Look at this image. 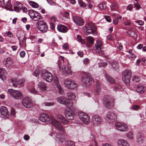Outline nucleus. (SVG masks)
I'll use <instances>...</instances> for the list:
<instances>
[{
    "instance_id": "1",
    "label": "nucleus",
    "mask_w": 146,
    "mask_h": 146,
    "mask_svg": "<svg viewBox=\"0 0 146 146\" xmlns=\"http://www.w3.org/2000/svg\"><path fill=\"white\" fill-rule=\"evenodd\" d=\"M88 25L83 27V29L85 31V34L88 35L92 33L94 35H96V28L94 25L92 23H88Z\"/></svg>"
},
{
    "instance_id": "2",
    "label": "nucleus",
    "mask_w": 146,
    "mask_h": 146,
    "mask_svg": "<svg viewBox=\"0 0 146 146\" xmlns=\"http://www.w3.org/2000/svg\"><path fill=\"white\" fill-rule=\"evenodd\" d=\"M57 101L59 103L63 104L69 108H71L73 106L72 101L64 96H61L58 97Z\"/></svg>"
},
{
    "instance_id": "3",
    "label": "nucleus",
    "mask_w": 146,
    "mask_h": 146,
    "mask_svg": "<svg viewBox=\"0 0 146 146\" xmlns=\"http://www.w3.org/2000/svg\"><path fill=\"white\" fill-rule=\"evenodd\" d=\"M104 48L102 42L100 40H97L94 48L96 52L99 55L103 54L104 53Z\"/></svg>"
},
{
    "instance_id": "4",
    "label": "nucleus",
    "mask_w": 146,
    "mask_h": 146,
    "mask_svg": "<svg viewBox=\"0 0 146 146\" xmlns=\"http://www.w3.org/2000/svg\"><path fill=\"white\" fill-rule=\"evenodd\" d=\"M132 73L129 70H125L123 72L122 79L125 84L127 86L130 85V80Z\"/></svg>"
},
{
    "instance_id": "5",
    "label": "nucleus",
    "mask_w": 146,
    "mask_h": 146,
    "mask_svg": "<svg viewBox=\"0 0 146 146\" xmlns=\"http://www.w3.org/2000/svg\"><path fill=\"white\" fill-rule=\"evenodd\" d=\"M28 13L30 18L34 21H38L42 18V17L39 13L33 10H29Z\"/></svg>"
},
{
    "instance_id": "6",
    "label": "nucleus",
    "mask_w": 146,
    "mask_h": 146,
    "mask_svg": "<svg viewBox=\"0 0 146 146\" xmlns=\"http://www.w3.org/2000/svg\"><path fill=\"white\" fill-rule=\"evenodd\" d=\"M37 28L43 33H44L48 30V27L45 23L43 21H39L36 22Z\"/></svg>"
},
{
    "instance_id": "7",
    "label": "nucleus",
    "mask_w": 146,
    "mask_h": 146,
    "mask_svg": "<svg viewBox=\"0 0 146 146\" xmlns=\"http://www.w3.org/2000/svg\"><path fill=\"white\" fill-rule=\"evenodd\" d=\"M114 100L113 98L106 96L104 98V104L107 108L110 109L113 106Z\"/></svg>"
},
{
    "instance_id": "8",
    "label": "nucleus",
    "mask_w": 146,
    "mask_h": 146,
    "mask_svg": "<svg viewBox=\"0 0 146 146\" xmlns=\"http://www.w3.org/2000/svg\"><path fill=\"white\" fill-rule=\"evenodd\" d=\"M64 84L65 87L68 89L73 90L77 87V85L74 81L68 79L64 81Z\"/></svg>"
},
{
    "instance_id": "9",
    "label": "nucleus",
    "mask_w": 146,
    "mask_h": 146,
    "mask_svg": "<svg viewBox=\"0 0 146 146\" xmlns=\"http://www.w3.org/2000/svg\"><path fill=\"white\" fill-rule=\"evenodd\" d=\"M8 91L11 93L12 97L15 99L20 100L23 98L22 93L19 91L9 89Z\"/></svg>"
},
{
    "instance_id": "10",
    "label": "nucleus",
    "mask_w": 146,
    "mask_h": 146,
    "mask_svg": "<svg viewBox=\"0 0 146 146\" xmlns=\"http://www.w3.org/2000/svg\"><path fill=\"white\" fill-rule=\"evenodd\" d=\"M80 119L86 124H89L90 122V118L89 115L85 113L80 112L79 113Z\"/></svg>"
},
{
    "instance_id": "11",
    "label": "nucleus",
    "mask_w": 146,
    "mask_h": 146,
    "mask_svg": "<svg viewBox=\"0 0 146 146\" xmlns=\"http://www.w3.org/2000/svg\"><path fill=\"white\" fill-rule=\"evenodd\" d=\"M22 103L23 106L27 108H31L35 105V103L29 98L26 97L23 99Z\"/></svg>"
},
{
    "instance_id": "12",
    "label": "nucleus",
    "mask_w": 146,
    "mask_h": 146,
    "mask_svg": "<svg viewBox=\"0 0 146 146\" xmlns=\"http://www.w3.org/2000/svg\"><path fill=\"white\" fill-rule=\"evenodd\" d=\"M102 121V118L98 115H94L92 118V125L94 126H97L100 125Z\"/></svg>"
},
{
    "instance_id": "13",
    "label": "nucleus",
    "mask_w": 146,
    "mask_h": 146,
    "mask_svg": "<svg viewBox=\"0 0 146 146\" xmlns=\"http://www.w3.org/2000/svg\"><path fill=\"white\" fill-rule=\"evenodd\" d=\"M52 124L58 130L63 133H65V131L62 125L54 119H52L51 120Z\"/></svg>"
},
{
    "instance_id": "14",
    "label": "nucleus",
    "mask_w": 146,
    "mask_h": 146,
    "mask_svg": "<svg viewBox=\"0 0 146 146\" xmlns=\"http://www.w3.org/2000/svg\"><path fill=\"white\" fill-rule=\"evenodd\" d=\"M92 79L89 76L85 75L82 79V82L84 86L88 87L92 83Z\"/></svg>"
},
{
    "instance_id": "15",
    "label": "nucleus",
    "mask_w": 146,
    "mask_h": 146,
    "mask_svg": "<svg viewBox=\"0 0 146 146\" xmlns=\"http://www.w3.org/2000/svg\"><path fill=\"white\" fill-rule=\"evenodd\" d=\"M115 125L117 129L121 131H125L128 130L127 125L124 123L118 122L115 123Z\"/></svg>"
},
{
    "instance_id": "16",
    "label": "nucleus",
    "mask_w": 146,
    "mask_h": 146,
    "mask_svg": "<svg viewBox=\"0 0 146 146\" xmlns=\"http://www.w3.org/2000/svg\"><path fill=\"white\" fill-rule=\"evenodd\" d=\"M11 81L13 84V86L15 88H16L17 86V84L20 86H23L25 82V80L21 79L17 80L16 78H12L11 79Z\"/></svg>"
},
{
    "instance_id": "17",
    "label": "nucleus",
    "mask_w": 146,
    "mask_h": 146,
    "mask_svg": "<svg viewBox=\"0 0 146 146\" xmlns=\"http://www.w3.org/2000/svg\"><path fill=\"white\" fill-rule=\"evenodd\" d=\"M42 78L46 81L51 82L53 79L52 75L51 73L48 72H46L42 74Z\"/></svg>"
},
{
    "instance_id": "18",
    "label": "nucleus",
    "mask_w": 146,
    "mask_h": 146,
    "mask_svg": "<svg viewBox=\"0 0 146 146\" xmlns=\"http://www.w3.org/2000/svg\"><path fill=\"white\" fill-rule=\"evenodd\" d=\"M73 21L77 25L79 26H82L84 23V21L80 17L78 16L74 17L73 18Z\"/></svg>"
},
{
    "instance_id": "19",
    "label": "nucleus",
    "mask_w": 146,
    "mask_h": 146,
    "mask_svg": "<svg viewBox=\"0 0 146 146\" xmlns=\"http://www.w3.org/2000/svg\"><path fill=\"white\" fill-rule=\"evenodd\" d=\"M39 119L40 121L43 122H48L50 121V118L48 115L45 113L41 114L39 117Z\"/></svg>"
},
{
    "instance_id": "20",
    "label": "nucleus",
    "mask_w": 146,
    "mask_h": 146,
    "mask_svg": "<svg viewBox=\"0 0 146 146\" xmlns=\"http://www.w3.org/2000/svg\"><path fill=\"white\" fill-rule=\"evenodd\" d=\"M116 143L118 146H130L127 140L123 139L118 140L117 141Z\"/></svg>"
},
{
    "instance_id": "21",
    "label": "nucleus",
    "mask_w": 146,
    "mask_h": 146,
    "mask_svg": "<svg viewBox=\"0 0 146 146\" xmlns=\"http://www.w3.org/2000/svg\"><path fill=\"white\" fill-rule=\"evenodd\" d=\"M13 63V60L10 58H7L4 60L3 64L7 68H10Z\"/></svg>"
},
{
    "instance_id": "22",
    "label": "nucleus",
    "mask_w": 146,
    "mask_h": 146,
    "mask_svg": "<svg viewBox=\"0 0 146 146\" xmlns=\"http://www.w3.org/2000/svg\"><path fill=\"white\" fill-rule=\"evenodd\" d=\"M23 5L20 3H16L14 5V10L17 12H19L21 10Z\"/></svg>"
},
{
    "instance_id": "23",
    "label": "nucleus",
    "mask_w": 146,
    "mask_h": 146,
    "mask_svg": "<svg viewBox=\"0 0 146 146\" xmlns=\"http://www.w3.org/2000/svg\"><path fill=\"white\" fill-rule=\"evenodd\" d=\"M0 111L1 115L3 116H5L9 114V111L4 106L0 107Z\"/></svg>"
},
{
    "instance_id": "24",
    "label": "nucleus",
    "mask_w": 146,
    "mask_h": 146,
    "mask_svg": "<svg viewBox=\"0 0 146 146\" xmlns=\"http://www.w3.org/2000/svg\"><path fill=\"white\" fill-rule=\"evenodd\" d=\"M38 85L40 91L42 92H44L46 90V85L44 82H39Z\"/></svg>"
},
{
    "instance_id": "25",
    "label": "nucleus",
    "mask_w": 146,
    "mask_h": 146,
    "mask_svg": "<svg viewBox=\"0 0 146 146\" xmlns=\"http://www.w3.org/2000/svg\"><path fill=\"white\" fill-rule=\"evenodd\" d=\"M18 38L19 41L20 46L21 47H22L23 44H25V36L23 34H22L20 36H18Z\"/></svg>"
},
{
    "instance_id": "26",
    "label": "nucleus",
    "mask_w": 146,
    "mask_h": 146,
    "mask_svg": "<svg viewBox=\"0 0 146 146\" xmlns=\"http://www.w3.org/2000/svg\"><path fill=\"white\" fill-rule=\"evenodd\" d=\"M106 118L109 120H115L116 119L115 113L113 112H109L106 114Z\"/></svg>"
},
{
    "instance_id": "27",
    "label": "nucleus",
    "mask_w": 146,
    "mask_h": 146,
    "mask_svg": "<svg viewBox=\"0 0 146 146\" xmlns=\"http://www.w3.org/2000/svg\"><path fill=\"white\" fill-rule=\"evenodd\" d=\"M145 90V87L141 84L138 85L136 88V91L138 92L141 94H143L144 93Z\"/></svg>"
},
{
    "instance_id": "28",
    "label": "nucleus",
    "mask_w": 146,
    "mask_h": 146,
    "mask_svg": "<svg viewBox=\"0 0 146 146\" xmlns=\"http://www.w3.org/2000/svg\"><path fill=\"white\" fill-rule=\"evenodd\" d=\"M6 72L4 69L0 68V78L2 80H4L5 79Z\"/></svg>"
},
{
    "instance_id": "29",
    "label": "nucleus",
    "mask_w": 146,
    "mask_h": 146,
    "mask_svg": "<svg viewBox=\"0 0 146 146\" xmlns=\"http://www.w3.org/2000/svg\"><path fill=\"white\" fill-rule=\"evenodd\" d=\"M57 29L59 31L62 33H66L67 31V29L66 27L62 25H58Z\"/></svg>"
},
{
    "instance_id": "30",
    "label": "nucleus",
    "mask_w": 146,
    "mask_h": 146,
    "mask_svg": "<svg viewBox=\"0 0 146 146\" xmlns=\"http://www.w3.org/2000/svg\"><path fill=\"white\" fill-rule=\"evenodd\" d=\"M137 142L139 144L142 143L144 140V137L143 135L140 133H138L137 135Z\"/></svg>"
},
{
    "instance_id": "31",
    "label": "nucleus",
    "mask_w": 146,
    "mask_h": 146,
    "mask_svg": "<svg viewBox=\"0 0 146 146\" xmlns=\"http://www.w3.org/2000/svg\"><path fill=\"white\" fill-rule=\"evenodd\" d=\"M127 35L134 39L136 38L137 37V35L135 31L130 30L127 32Z\"/></svg>"
},
{
    "instance_id": "32",
    "label": "nucleus",
    "mask_w": 146,
    "mask_h": 146,
    "mask_svg": "<svg viewBox=\"0 0 146 146\" xmlns=\"http://www.w3.org/2000/svg\"><path fill=\"white\" fill-rule=\"evenodd\" d=\"M65 116L68 119L72 120L74 118V114L72 111H66Z\"/></svg>"
},
{
    "instance_id": "33",
    "label": "nucleus",
    "mask_w": 146,
    "mask_h": 146,
    "mask_svg": "<svg viewBox=\"0 0 146 146\" xmlns=\"http://www.w3.org/2000/svg\"><path fill=\"white\" fill-rule=\"evenodd\" d=\"M57 118L58 119L61 121L64 124H66L68 123V121L62 115H58L57 116Z\"/></svg>"
},
{
    "instance_id": "34",
    "label": "nucleus",
    "mask_w": 146,
    "mask_h": 146,
    "mask_svg": "<svg viewBox=\"0 0 146 146\" xmlns=\"http://www.w3.org/2000/svg\"><path fill=\"white\" fill-rule=\"evenodd\" d=\"M62 71L63 72H66V73L68 75H71L72 74V72L69 69V67L68 66L67 69L65 68V66H63L62 69Z\"/></svg>"
},
{
    "instance_id": "35",
    "label": "nucleus",
    "mask_w": 146,
    "mask_h": 146,
    "mask_svg": "<svg viewBox=\"0 0 146 146\" xmlns=\"http://www.w3.org/2000/svg\"><path fill=\"white\" fill-rule=\"evenodd\" d=\"M105 77L107 80L110 83H113L115 82V80L112 77L107 74H105Z\"/></svg>"
},
{
    "instance_id": "36",
    "label": "nucleus",
    "mask_w": 146,
    "mask_h": 146,
    "mask_svg": "<svg viewBox=\"0 0 146 146\" xmlns=\"http://www.w3.org/2000/svg\"><path fill=\"white\" fill-rule=\"evenodd\" d=\"M28 2L30 5L33 8H37L39 7L38 4L35 2L32 1H28Z\"/></svg>"
},
{
    "instance_id": "37",
    "label": "nucleus",
    "mask_w": 146,
    "mask_h": 146,
    "mask_svg": "<svg viewBox=\"0 0 146 146\" xmlns=\"http://www.w3.org/2000/svg\"><path fill=\"white\" fill-rule=\"evenodd\" d=\"M87 43L91 44H93L94 41V38L91 36H88L86 38Z\"/></svg>"
},
{
    "instance_id": "38",
    "label": "nucleus",
    "mask_w": 146,
    "mask_h": 146,
    "mask_svg": "<svg viewBox=\"0 0 146 146\" xmlns=\"http://www.w3.org/2000/svg\"><path fill=\"white\" fill-rule=\"evenodd\" d=\"M100 83L98 82H97L96 83V92L98 94L101 91V88L100 87Z\"/></svg>"
},
{
    "instance_id": "39",
    "label": "nucleus",
    "mask_w": 146,
    "mask_h": 146,
    "mask_svg": "<svg viewBox=\"0 0 146 146\" xmlns=\"http://www.w3.org/2000/svg\"><path fill=\"white\" fill-rule=\"evenodd\" d=\"M127 138L129 139H133V138L134 135L131 132H128L126 134Z\"/></svg>"
},
{
    "instance_id": "40",
    "label": "nucleus",
    "mask_w": 146,
    "mask_h": 146,
    "mask_svg": "<svg viewBox=\"0 0 146 146\" xmlns=\"http://www.w3.org/2000/svg\"><path fill=\"white\" fill-rule=\"evenodd\" d=\"M111 10L114 11L115 10L117 9L118 8V5L115 3L113 2L110 6Z\"/></svg>"
},
{
    "instance_id": "41",
    "label": "nucleus",
    "mask_w": 146,
    "mask_h": 146,
    "mask_svg": "<svg viewBox=\"0 0 146 146\" xmlns=\"http://www.w3.org/2000/svg\"><path fill=\"white\" fill-rule=\"evenodd\" d=\"M67 96L68 97L72 99H74L76 97V95L70 92L67 93Z\"/></svg>"
},
{
    "instance_id": "42",
    "label": "nucleus",
    "mask_w": 146,
    "mask_h": 146,
    "mask_svg": "<svg viewBox=\"0 0 146 146\" xmlns=\"http://www.w3.org/2000/svg\"><path fill=\"white\" fill-rule=\"evenodd\" d=\"M57 86L59 94H62L63 93L64 91L61 86L60 84H58Z\"/></svg>"
},
{
    "instance_id": "43",
    "label": "nucleus",
    "mask_w": 146,
    "mask_h": 146,
    "mask_svg": "<svg viewBox=\"0 0 146 146\" xmlns=\"http://www.w3.org/2000/svg\"><path fill=\"white\" fill-rule=\"evenodd\" d=\"M78 2L80 7L84 8L86 6V5L82 0H78Z\"/></svg>"
},
{
    "instance_id": "44",
    "label": "nucleus",
    "mask_w": 146,
    "mask_h": 146,
    "mask_svg": "<svg viewBox=\"0 0 146 146\" xmlns=\"http://www.w3.org/2000/svg\"><path fill=\"white\" fill-rule=\"evenodd\" d=\"M113 68L116 70H118L119 69L118 64L117 62H114L112 64Z\"/></svg>"
},
{
    "instance_id": "45",
    "label": "nucleus",
    "mask_w": 146,
    "mask_h": 146,
    "mask_svg": "<svg viewBox=\"0 0 146 146\" xmlns=\"http://www.w3.org/2000/svg\"><path fill=\"white\" fill-rule=\"evenodd\" d=\"M132 80L134 82H137L140 80V78L138 76H134L133 77Z\"/></svg>"
},
{
    "instance_id": "46",
    "label": "nucleus",
    "mask_w": 146,
    "mask_h": 146,
    "mask_svg": "<svg viewBox=\"0 0 146 146\" xmlns=\"http://www.w3.org/2000/svg\"><path fill=\"white\" fill-rule=\"evenodd\" d=\"M66 146H75L74 142L70 141H66Z\"/></svg>"
},
{
    "instance_id": "47",
    "label": "nucleus",
    "mask_w": 146,
    "mask_h": 146,
    "mask_svg": "<svg viewBox=\"0 0 146 146\" xmlns=\"http://www.w3.org/2000/svg\"><path fill=\"white\" fill-rule=\"evenodd\" d=\"M98 7L100 9L104 10L106 9V6L105 4L101 3L99 4Z\"/></svg>"
},
{
    "instance_id": "48",
    "label": "nucleus",
    "mask_w": 146,
    "mask_h": 146,
    "mask_svg": "<svg viewBox=\"0 0 146 146\" xmlns=\"http://www.w3.org/2000/svg\"><path fill=\"white\" fill-rule=\"evenodd\" d=\"M5 7L9 9L10 11H11V9L12 8V5L10 1H8L7 2ZM12 11H13V10H12Z\"/></svg>"
},
{
    "instance_id": "49",
    "label": "nucleus",
    "mask_w": 146,
    "mask_h": 146,
    "mask_svg": "<svg viewBox=\"0 0 146 146\" xmlns=\"http://www.w3.org/2000/svg\"><path fill=\"white\" fill-rule=\"evenodd\" d=\"M59 135H56V141H59L60 143H62L63 142L64 139V138H61V139H60V137H59Z\"/></svg>"
},
{
    "instance_id": "50",
    "label": "nucleus",
    "mask_w": 146,
    "mask_h": 146,
    "mask_svg": "<svg viewBox=\"0 0 146 146\" xmlns=\"http://www.w3.org/2000/svg\"><path fill=\"white\" fill-rule=\"evenodd\" d=\"M39 73L40 72L39 70L38 69H36L34 73V76L38 77L39 76Z\"/></svg>"
},
{
    "instance_id": "51",
    "label": "nucleus",
    "mask_w": 146,
    "mask_h": 146,
    "mask_svg": "<svg viewBox=\"0 0 146 146\" xmlns=\"http://www.w3.org/2000/svg\"><path fill=\"white\" fill-rule=\"evenodd\" d=\"M29 90L30 92L34 94H37V92L34 88H29Z\"/></svg>"
},
{
    "instance_id": "52",
    "label": "nucleus",
    "mask_w": 146,
    "mask_h": 146,
    "mask_svg": "<svg viewBox=\"0 0 146 146\" xmlns=\"http://www.w3.org/2000/svg\"><path fill=\"white\" fill-rule=\"evenodd\" d=\"M48 3L51 5L54 6L56 5V3L52 0H46Z\"/></svg>"
},
{
    "instance_id": "53",
    "label": "nucleus",
    "mask_w": 146,
    "mask_h": 146,
    "mask_svg": "<svg viewBox=\"0 0 146 146\" xmlns=\"http://www.w3.org/2000/svg\"><path fill=\"white\" fill-rule=\"evenodd\" d=\"M53 80L54 81L56 84L57 85L58 84H59L58 83V79L56 76H54Z\"/></svg>"
},
{
    "instance_id": "54",
    "label": "nucleus",
    "mask_w": 146,
    "mask_h": 146,
    "mask_svg": "<svg viewBox=\"0 0 146 146\" xmlns=\"http://www.w3.org/2000/svg\"><path fill=\"white\" fill-rule=\"evenodd\" d=\"M124 23L125 25L130 26L131 25V21L129 20H126L124 21Z\"/></svg>"
},
{
    "instance_id": "55",
    "label": "nucleus",
    "mask_w": 146,
    "mask_h": 146,
    "mask_svg": "<svg viewBox=\"0 0 146 146\" xmlns=\"http://www.w3.org/2000/svg\"><path fill=\"white\" fill-rule=\"evenodd\" d=\"M38 120L35 119H32L31 120V122L33 123L37 124L38 123Z\"/></svg>"
},
{
    "instance_id": "56",
    "label": "nucleus",
    "mask_w": 146,
    "mask_h": 146,
    "mask_svg": "<svg viewBox=\"0 0 146 146\" xmlns=\"http://www.w3.org/2000/svg\"><path fill=\"white\" fill-rule=\"evenodd\" d=\"M44 105L46 106H51L54 105L53 103L46 102L44 103Z\"/></svg>"
},
{
    "instance_id": "57",
    "label": "nucleus",
    "mask_w": 146,
    "mask_h": 146,
    "mask_svg": "<svg viewBox=\"0 0 146 146\" xmlns=\"http://www.w3.org/2000/svg\"><path fill=\"white\" fill-rule=\"evenodd\" d=\"M39 48V47L38 46H37L36 47V48L35 49V53L37 54H38L40 53Z\"/></svg>"
},
{
    "instance_id": "58",
    "label": "nucleus",
    "mask_w": 146,
    "mask_h": 146,
    "mask_svg": "<svg viewBox=\"0 0 146 146\" xmlns=\"http://www.w3.org/2000/svg\"><path fill=\"white\" fill-rule=\"evenodd\" d=\"M11 115L14 116L15 114V110L14 109L11 108Z\"/></svg>"
},
{
    "instance_id": "59",
    "label": "nucleus",
    "mask_w": 146,
    "mask_h": 146,
    "mask_svg": "<svg viewBox=\"0 0 146 146\" xmlns=\"http://www.w3.org/2000/svg\"><path fill=\"white\" fill-rule=\"evenodd\" d=\"M107 64L106 62L101 63L99 64V65L101 67H105L107 66Z\"/></svg>"
},
{
    "instance_id": "60",
    "label": "nucleus",
    "mask_w": 146,
    "mask_h": 146,
    "mask_svg": "<svg viewBox=\"0 0 146 146\" xmlns=\"http://www.w3.org/2000/svg\"><path fill=\"white\" fill-rule=\"evenodd\" d=\"M134 6L136 8L137 10L139 9L140 7V6L139 5V3H135L134 4Z\"/></svg>"
},
{
    "instance_id": "61",
    "label": "nucleus",
    "mask_w": 146,
    "mask_h": 146,
    "mask_svg": "<svg viewBox=\"0 0 146 146\" xmlns=\"http://www.w3.org/2000/svg\"><path fill=\"white\" fill-rule=\"evenodd\" d=\"M132 109L134 110H137L139 109V106L138 105H134L132 107Z\"/></svg>"
},
{
    "instance_id": "62",
    "label": "nucleus",
    "mask_w": 146,
    "mask_h": 146,
    "mask_svg": "<svg viewBox=\"0 0 146 146\" xmlns=\"http://www.w3.org/2000/svg\"><path fill=\"white\" fill-rule=\"evenodd\" d=\"M135 22L137 23H138L139 25H142L144 24V22L143 21L141 20L139 21H136Z\"/></svg>"
},
{
    "instance_id": "63",
    "label": "nucleus",
    "mask_w": 146,
    "mask_h": 146,
    "mask_svg": "<svg viewBox=\"0 0 146 146\" xmlns=\"http://www.w3.org/2000/svg\"><path fill=\"white\" fill-rule=\"evenodd\" d=\"M68 44L66 43L64 44L63 46V49H66L68 48Z\"/></svg>"
},
{
    "instance_id": "64",
    "label": "nucleus",
    "mask_w": 146,
    "mask_h": 146,
    "mask_svg": "<svg viewBox=\"0 0 146 146\" xmlns=\"http://www.w3.org/2000/svg\"><path fill=\"white\" fill-rule=\"evenodd\" d=\"M7 35L9 37H11L13 36V34L10 31H9L6 33Z\"/></svg>"
}]
</instances>
